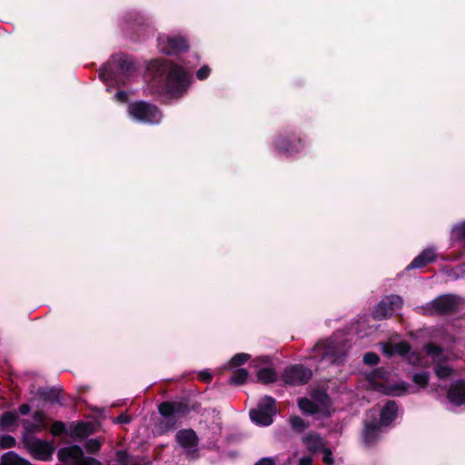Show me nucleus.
Masks as SVG:
<instances>
[{"label":"nucleus","mask_w":465,"mask_h":465,"mask_svg":"<svg viewBox=\"0 0 465 465\" xmlns=\"http://www.w3.org/2000/svg\"><path fill=\"white\" fill-rule=\"evenodd\" d=\"M103 442V439H89L86 440L84 448L89 454H95L100 450Z\"/></svg>","instance_id":"nucleus-33"},{"label":"nucleus","mask_w":465,"mask_h":465,"mask_svg":"<svg viewBox=\"0 0 465 465\" xmlns=\"http://www.w3.org/2000/svg\"><path fill=\"white\" fill-rule=\"evenodd\" d=\"M251 359V355L244 352L236 353L230 361L232 367H240Z\"/></svg>","instance_id":"nucleus-37"},{"label":"nucleus","mask_w":465,"mask_h":465,"mask_svg":"<svg viewBox=\"0 0 465 465\" xmlns=\"http://www.w3.org/2000/svg\"><path fill=\"white\" fill-rule=\"evenodd\" d=\"M393 312H394L391 309L390 303H388L385 300H382L375 308L373 312V318L378 320L385 319L391 316Z\"/></svg>","instance_id":"nucleus-27"},{"label":"nucleus","mask_w":465,"mask_h":465,"mask_svg":"<svg viewBox=\"0 0 465 465\" xmlns=\"http://www.w3.org/2000/svg\"><path fill=\"white\" fill-rule=\"evenodd\" d=\"M132 420V417L129 414H126L125 412H122L120 415H118L115 418L114 422L118 424H128Z\"/></svg>","instance_id":"nucleus-47"},{"label":"nucleus","mask_w":465,"mask_h":465,"mask_svg":"<svg viewBox=\"0 0 465 465\" xmlns=\"http://www.w3.org/2000/svg\"><path fill=\"white\" fill-rule=\"evenodd\" d=\"M298 406L301 409V411L308 415H314V414H320L321 415V410L316 402L313 401L312 399L308 398H301L298 401Z\"/></svg>","instance_id":"nucleus-22"},{"label":"nucleus","mask_w":465,"mask_h":465,"mask_svg":"<svg viewBox=\"0 0 465 465\" xmlns=\"http://www.w3.org/2000/svg\"><path fill=\"white\" fill-rule=\"evenodd\" d=\"M57 459L65 465H102L95 458L85 457L83 449L76 444L60 448Z\"/></svg>","instance_id":"nucleus-7"},{"label":"nucleus","mask_w":465,"mask_h":465,"mask_svg":"<svg viewBox=\"0 0 465 465\" xmlns=\"http://www.w3.org/2000/svg\"><path fill=\"white\" fill-rule=\"evenodd\" d=\"M24 445L29 454L35 460L49 461L53 459L55 447L53 441L38 439L35 436L24 437Z\"/></svg>","instance_id":"nucleus-9"},{"label":"nucleus","mask_w":465,"mask_h":465,"mask_svg":"<svg viewBox=\"0 0 465 465\" xmlns=\"http://www.w3.org/2000/svg\"><path fill=\"white\" fill-rule=\"evenodd\" d=\"M94 428L90 422L83 420L72 422L69 428V437L75 440H84L93 434Z\"/></svg>","instance_id":"nucleus-18"},{"label":"nucleus","mask_w":465,"mask_h":465,"mask_svg":"<svg viewBox=\"0 0 465 465\" xmlns=\"http://www.w3.org/2000/svg\"><path fill=\"white\" fill-rule=\"evenodd\" d=\"M322 454H323V457H322V461L326 464V465H333L334 464V460H333V457H332V451L330 448H323L322 450Z\"/></svg>","instance_id":"nucleus-45"},{"label":"nucleus","mask_w":465,"mask_h":465,"mask_svg":"<svg viewBox=\"0 0 465 465\" xmlns=\"http://www.w3.org/2000/svg\"><path fill=\"white\" fill-rule=\"evenodd\" d=\"M50 433L54 437L69 436V430H67L64 422L61 420H54L50 427Z\"/></svg>","instance_id":"nucleus-31"},{"label":"nucleus","mask_w":465,"mask_h":465,"mask_svg":"<svg viewBox=\"0 0 465 465\" xmlns=\"http://www.w3.org/2000/svg\"><path fill=\"white\" fill-rule=\"evenodd\" d=\"M381 425L376 421L365 422L361 432L363 444L368 447H373L380 440L381 434Z\"/></svg>","instance_id":"nucleus-14"},{"label":"nucleus","mask_w":465,"mask_h":465,"mask_svg":"<svg viewBox=\"0 0 465 465\" xmlns=\"http://www.w3.org/2000/svg\"><path fill=\"white\" fill-rule=\"evenodd\" d=\"M312 377V371L302 364H293L286 367L282 374L285 384L301 386L309 382Z\"/></svg>","instance_id":"nucleus-13"},{"label":"nucleus","mask_w":465,"mask_h":465,"mask_svg":"<svg viewBox=\"0 0 465 465\" xmlns=\"http://www.w3.org/2000/svg\"><path fill=\"white\" fill-rule=\"evenodd\" d=\"M312 459L310 456H304L300 459L299 465H312Z\"/></svg>","instance_id":"nucleus-53"},{"label":"nucleus","mask_w":465,"mask_h":465,"mask_svg":"<svg viewBox=\"0 0 465 465\" xmlns=\"http://www.w3.org/2000/svg\"><path fill=\"white\" fill-rule=\"evenodd\" d=\"M151 29L149 19L140 14H128L124 25V31L127 37L133 41L143 38Z\"/></svg>","instance_id":"nucleus-8"},{"label":"nucleus","mask_w":465,"mask_h":465,"mask_svg":"<svg viewBox=\"0 0 465 465\" xmlns=\"http://www.w3.org/2000/svg\"><path fill=\"white\" fill-rule=\"evenodd\" d=\"M314 351L321 352V361L328 360L330 362L334 363L336 361V356H335V349L332 346V344L325 345L323 342H318L315 347Z\"/></svg>","instance_id":"nucleus-24"},{"label":"nucleus","mask_w":465,"mask_h":465,"mask_svg":"<svg viewBox=\"0 0 465 465\" xmlns=\"http://www.w3.org/2000/svg\"><path fill=\"white\" fill-rule=\"evenodd\" d=\"M201 402L193 401L188 396H183L176 401H164L158 405V412L164 420L159 422L161 433H166L175 429L177 419L186 417L191 411L199 413Z\"/></svg>","instance_id":"nucleus-1"},{"label":"nucleus","mask_w":465,"mask_h":465,"mask_svg":"<svg viewBox=\"0 0 465 465\" xmlns=\"http://www.w3.org/2000/svg\"><path fill=\"white\" fill-rule=\"evenodd\" d=\"M210 74H211V68L208 65L204 64L197 70L196 77L199 80L203 81V80L207 79L209 77Z\"/></svg>","instance_id":"nucleus-44"},{"label":"nucleus","mask_w":465,"mask_h":465,"mask_svg":"<svg viewBox=\"0 0 465 465\" xmlns=\"http://www.w3.org/2000/svg\"><path fill=\"white\" fill-rule=\"evenodd\" d=\"M47 419V414L42 410L35 411L33 413V420L40 431L45 430L48 428Z\"/></svg>","instance_id":"nucleus-30"},{"label":"nucleus","mask_w":465,"mask_h":465,"mask_svg":"<svg viewBox=\"0 0 465 465\" xmlns=\"http://www.w3.org/2000/svg\"><path fill=\"white\" fill-rule=\"evenodd\" d=\"M16 444V440L11 435H3L0 438V448L3 450L14 448Z\"/></svg>","instance_id":"nucleus-39"},{"label":"nucleus","mask_w":465,"mask_h":465,"mask_svg":"<svg viewBox=\"0 0 465 465\" xmlns=\"http://www.w3.org/2000/svg\"><path fill=\"white\" fill-rule=\"evenodd\" d=\"M23 428L27 433L35 434L36 432H40L38 427L35 422H31L28 420H22L21 421Z\"/></svg>","instance_id":"nucleus-41"},{"label":"nucleus","mask_w":465,"mask_h":465,"mask_svg":"<svg viewBox=\"0 0 465 465\" xmlns=\"http://www.w3.org/2000/svg\"><path fill=\"white\" fill-rule=\"evenodd\" d=\"M460 297L453 294L437 296L431 302L421 306L424 316L448 315L458 311Z\"/></svg>","instance_id":"nucleus-5"},{"label":"nucleus","mask_w":465,"mask_h":465,"mask_svg":"<svg viewBox=\"0 0 465 465\" xmlns=\"http://www.w3.org/2000/svg\"><path fill=\"white\" fill-rule=\"evenodd\" d=\"M385 301L390 303L393 312L395 309L401 308L402 305V299L399 295H391L385 299Z\"/></svg>","instance_id":"nucleus-43"},{"label":"nucleus","mask_w":465,"mask_h":465,"mask_svg":"<svg viewBox=\"0 0 465 465\" xmlns=\"http://www.w3.org/2000/svg\"><path fill=\"white\" fill-rule=\"evenodd\" d=\"M115 98L121 103H126L128 100V94L125 91H118L115 94Z\"/></svg>","instance_id":"nucleus-50"},{"label":"nucleus","mask_w":465,"mask_h":465,"mask_svg":"<svg viewBox=\"0 0 465 465\" xmlns=\"http://www.w3.org/2000/svg\"><path fill=\"white\" fill-rule=\"evenodd\" d=\"M273 143L278 153L287 156H292L302 152L304 147L302 139L294 133L279 134Z\"/></svg>","instance_id":"nucleus-12"},{"label":"nucleus","mask_w":465,"mask_h":465,"mask_svg":"<svg viewBox=\"0 0 465 465\" xmlns=\"http://www.w3.org/2000/svg\"><path fill=\"white\" fill-rule=\"evenodd\" d=\"M422 350L427 355L435 357L434 361H445V357L442 356L443 348L438 344L428 342L423 346Z\"/></svg>","instance_id":"nucleus-26"},{"label":"nucleus","mask_w":465,"mask_h":465,"mask_svg":"<svg viewBox=\"0 0 465 465\" xmlns=\"http://www.w3.org/2000/svg\"><path fill=\"white\" fill-rule=\"evenodd\" d=\"M19 420V416L15 411H5L0 416V429L2 430H9L15 426Z\"/></svg>","instance_id":"nucleus-25"},{"label":"nucleus","mask_w":465,"mask_h":465,"mask_svg":"<svg viewBox=\"0 0 465 465\" xmlns=\"http://www.w3.org/2000/svg\"><path fill=\"white\" fill-rule=\"evenodd\" d=\"M177 443L183 449H194L199 444V438L193 429H183L175 435Z\"/></svg>","instance_id":"nucleus-17"},{"label":"nucleus","mask_w":465,"mask_h":465,"mask_svg":"<svg viewBox=\"0 0 465 465\" xmlns=\"http://www.w3.org/2000/svg\"><path fill=\"white\" fill-rule=\"evenodd\" d=\"M254 465H275V460L272 458H262Z\"/></svg>","instance_id":"nucleus-52"},{"label":"nucleus","mask_w":465,"mask_h":465,"mask_svg":"<svg viewBox=\"0 0 465 465\" xmlns=\"http://www.w3.org/2000/svg\"><path fill=\"white\" fill-rule=\"evenodd\" d=\"M452 238L458 242H465V222L455 225L452 228Z\"/></svg>","instance_id":"nucleus-38"},{"label":"nucleus","mask_w":465,"mask_h":465,"mask_svg":"<svg viewBox=\"0 0 465 465\" xmlns=\"http://www.w3.org/2000/svg\"><path fill=\"white\" fill-rule=\"evenodd\" d=\"M412 381L422 389L427 388L430 382V372L423 371L414 373L412 375Z\"/></svg>","instance_id":"nucleus-32"},{"label":"nucleus","mask_w":465,"mask_h":465,"mask_svg":"<svg viewBox=\"0 0 465 465\" xmlns=\"http://www.w3.org/2000/svg\"><path fill=\"white\" fill-rule=\"evenodd\" d=\"M380 357L377 353L369 351L363 356V363L369 366H375L379 363Z\"/></svg>","instance_id":"nucleus-40"},{"label":"nucleus","mask_w":465,"mask_h":465,"mask_svg":"<svg viewBox=\"0 0 465 465\" xmlns=\"http://www.w3.org/2000/svg\"><path fill=\"white\" fill-rule=\"evenodd\" d=\"M390 377V371L383 367L377 368L366 375V381L371 390L388 395L401 396L408 391L409 384L401 381L397 384L387 386L383 381Z\"/></svg>","instance_id":"nucleus-4"},{"label":"nucleus","mask_w":465,"mask_h":465,"mask_svg":"<svg viewBox=\"0 0 465 465\" xmlns=\"http://www.w3.org/2000/svg\"><path fill=\"white\" fill-rule=\"evenodd\" d=\"M435 259L436 255L434 250L426 249L412 260V262L406 267V270L423 268L429 263L434 262Z\"/></svg>","instance_id":"nucleus-20"},{"label":"nucleus","mask_w":465,"mask_h":465,"mask_svg":"<svg viewBox=\"0 0 465 465\" xmlns=\"http://www.w3.org/2000/svg\"><path fill=\"white\" fill-rule=\"evenodd\" d=\"M398 406L395 401H389L381 410L380 421L381 426H389L396 419Z\"/></svg>","instance_id":"nucleus-19"},{"label":"nucleus","mask_w":465,"mask_h":465,"mask_svg":"<svg viewBox=\"0 0 465 465\" xmlns=\"http://www.w3.org/2000/svg\"><path fill=\"white\" fill-rule=\"evenodd\" d=\"M88 389H89V388H88L87 386H85V387H82V388L80 389V391H83V392H85V391H88Z\"/></svg>","instance_id":"nucleus-54"},{"label":"nucleus","mask_w":465,"mask_h":465,"mask_svg":"<svg viewBox=\"0 0 465 465\" xmlns=\"http://www.w3.org/2000/svg\"><path fill=\"white\" fill-rule=\"evenodd\" d=\"M447 398L450 402L456 406L465 404V381L458 380L452 383L447 391Z\"/></svg>","instance_id":"nucleus-16"},{"label":"nucleus","mask_w":465,"mask_h":465,"mask_svg":"<svg viewBox=\"0 0 465 465\" xmlns=\"http://www.w3.org/2000/svg\"><path fill=\"white\" fill-rule=\"evenodd\" d=\"M147 70L154 74V77L166 74L165 84L167 91L174 96L182 95L190 85V75L184 68L178 64H171L165 60L155 59L149 63Z\"/></svg>","instance_id":"nucleus-2"},{"label":"nucleus","mask_w":465,"mask_h":465,"mask_svg":"<svg viewBox=\"0 0 465 465\" xmlns=\"http://www.w3.org/2000/svg\"><path fill=\"white\" fill-rule=\"evenodd\" d=\"M453 371H454V370L451 367L447 366V365L438 364L434 368L435 375L440 380H446V379H448L453 373Z\"/></svg>","instance_id":"nucleus-34"},{"label":"nucleus","mask_w":465,"mask_h":465,"mask_svg":"<svg viewBox=\"0 0 465 465\" xmlns=\"http://www.w3.org/2000/svg\"><path fill=\"white\" fill-rule=\"evenodd\" d=\"M128 114L135 121L149 124H159L162 119L160 109L156 105L144 101L130 104Z\"/></svg>","instance_id":"nucleus-6"},{"label":"nucleus","mask_w":465,"mask_h":465,"mask_svg":"<svg viewBox=\"0 0 465 465\" xmlns=\"http://www.w3.org/2000/svg\"><path fill=\"white\" fill-rule=\"evenodd\" d=\"M116 461L120 465H128L129 453L126 450H119L115 452Z\"/></svg>","instance_id":"nucleus-42"},{"label":"nucleus","mask_w":465,"mask_h":465,"mask_svg":"<svg viewBox=\"0 0 465 465\" xmlns=\"http://www.w3.org/2000/svg\"><path fill=\"white\" fill-rule=\"evenodd\" d=\"M198 379L201 381L209 383V382H211V381L213 379V375L207 371H203L199 372Z\"/></svg>","instance_id":"nucleus-48"},{"label":"nucleus","mask_w":465,"mask_h":465,"mask_svg":"<svg viewBox=\"0 0 465 465\" xmlns=\"http://www.w3.org/2000/svg\"><path fill=\"white\" fill-rule=\"evenodd\" d=\"M311 397L318 404L321 410V416L325 418L331 417L332 401L327 391L323 389L316 388L312 391Z\"/></svg>","instance_id":"nucleus-15"},{"label":"nucleus","mask_w":465,"mask_h":465,"mask_svg":"<svg viewBox=\"0 0 465 465\" xmlns=\"http://www.w3.org/2000/svg\"><path fill=\"white\" fill-rule=\"evenodd\" d=\"M383 353L388 357L394 356V343H386L382 348Z\"/></svg>","instance_id":"nucleus-49"},{"label":"nucleus","mask_w":465,"mask_h":465,"mask_svg":"<svg viewBox=\"0 0 465 465\" xmlns=\"http://www.w3.org/2000/svg\"><path fill=\"white\" fill-rule=\"evenodd\" d=\"M248 376L249 372L246 369L239 368L232 372L230 383L237 386L242 385L246 382Z\"/></svg>","instance_id":"nucleus-29"},{"label":"nucleus","mask_w":465,"mask_h":465,"mask_svg":"<svg viewBox=\"0 0 465 465\" xmlns=\"http://www.w3.org/2000/svg\"><path fill=\"white\" fill-rule=\"evenodd\" d=\"M308 449L312 452H317L324 448L322 439L319 435H308L305 438Z\"/></svg>","instance_id":"nucleus-28"},{"label":"nucleus","mask_w":465,"mask_h":465,"mask_svg":"<svg viewBox=\"0 0 465 465\" xmlns=\"http://www.w3.org/2000/svg\"><path fill=\"white\" fill-rule=\"evenodd\" d=\"M31 407L28 403H23L18 407V412L21 415H26L30 412Z\"/></svg>","instance_id":"nucleus-51"},{"label":"nucleus","mask_w":465,"mask_h":465,"mask_svg":"<svg viewBox=\"0 0 465 465\" xmlns=\"http://www.w3.org/2000/svg\"><path fill=\"white\" fill-rule=\"evenodd\" d=\"M407 356L410 364L413 366H419L420 364L421 356L419 352L410 351V353Z\"/></svg>","instance_id":"nucleus-46"},{"label":"nucleus","mask_w":465,"mask_h":465,"mask_svg":"<svg viewBox=\"0 0 465 465\" xmlns=\"http://www.w3.org/2000/svg\"><path fill=\"white\" fill-rule=\"evenodd\" d=\"M290 424L292 429L297 432H302L308 427V423H306L300 416L291 417Z\"/></svg>","instance_id":"nucleus-36"},{"label":"nucleus","mask_w":465,"mask_h":465,"mask_svg":"<svg viewBox=\"0 0 465 465\" xmlns=\"http://www.w3.org/2000/svg\"><path fill=\"white\" fill-rule=\"evenodd\" d=\"M276 401L271 396H265L257 405L256 409L249 412L251 420L257 425L269 426L273 422L276 415Z\"/></svg>","instance_id":"nucleus-11"},{"label":"nucleus","mask_w":465,"mask_h":465,"mask_svg":"<svg viewBox=\"0 0 465 465\" xmlns=\"http://www.w3.org/2000/svg\"><path fill=\"white\" fill-rule=\"evenodd\" d=\"M62 392L61 389L56 388H46V387H40L38 388L36 391V395L45 401H49L51 403H58L60 402V394Z\"/></svg>","instance_id":"nucleus-21"},{"label":"nucleus","mask_w":465,"mask_h":465,"mask_svg":"<svg viewBox=\"0 0 465 465\" xmlns=\"http://www.w3.org/2000/svg\"><path fill=\"white\" fill-rule=\"evenodd\" d=\"M134 71L132 57L124 54H113L99 70V78L109 84L118 82L120 77H127Z\"/></svg>","instance_id":"nucleus-3"},{"label":"nucleus","mask_w":465,"mask_h":465,"mask_svg":"<svg viewBox=\"0 0 465 465\" xmlns=\"http://www.w3.org/2000/svg\"><path fill=\"white\" fill-rule=\"evenodd\" d=\"M268 361H269V358L268 357H263L262 362L267 363Z\"/></svg>","instance_id":"nucleus-55"},{"label":"nucleus","mask_w":465,"mask_h":465,"mask_svg":"<svg viewBox=\"0 0 465 465\" xmlns=\"http://www.w3.org/2000/svg\"><path fill=\"white\" fill-rule=\"evenodd\" d=\"M158 47L162 54L175 55L189 50V40L182 35H159L157 38Z\"/></svg>","instance_id":"nucleus-10"},{"label":"nucleus","mask_w":465,"mask_h":465,"mask_svg":"<svg viewBox=\"0 0 465 465\" xmlns=\"http://www.w3.org/2000/svg\"><path fill=\"white\" fill-rule=\"evenodd\" d=\"M411 345L406 341L394 343V355H400L402 357L407 356L410 353Z\"/></svg>","instance_id":"nucleus-35"},{"label":"nucleus","mask_w":465,"mask_h":465,"mask_svg":"<svg viewBox=\"0 0 465 465\" xmlns=\"http://www.w3.org/2000/svg\"><path fill=\"white\" fill-rule=\"evenodd\" d=\"M278 380L277 372L272 368H262L257 372V381L262 384H270Z\"/></svg>","instance_id":"nucleus-23"}]
</instances>
